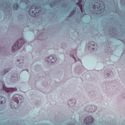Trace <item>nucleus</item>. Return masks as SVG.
Wrapping results in <instances>:
<instances>
[{
  "mask_svg": "<svg viewBox=\"0 0 125 125\" xmlns=\"http://www.w3.org/2000/svg\"><path fill=\"white\" fill-rule=\"evenodd\" d=\"M94 4L93 5V11L91 10L90 12L93 14H95V11H98L101 13L105 9V4L100 0H95Z\"/></svg>",
  "mask_w": 125,
  "mask_h": 125,
  "instance_id": "f257e3e1",
  "label": "nucleus"
},
{
  "mask_svg": "<svg viewBox=\"0 0 125 125\" xmlns=\"http://www.w3.org/2000/svg\"><path fill=\"white\" fill-rule=\"evenodd\" d=\"M12 100L14 102L11 103V107L12 109H16L18 104H21L23 103L24 101V97L20 94H15L12 97Z\"/></svg>",
  "mask_w": 125,
  "mask_h": 125,
  "instance_id": "f03ea898",
  "label": "nucleus"
},
{
  "mask_svg": "<svg viewBox=\"0 0 125 125\" xmlns=\"http://www.w3.org/2000/svg\"><path fill=\"white\" fill-rule=\"evenodd\" d=\"M26 42V40L25 39L21 38L18 40L14 44L12 48V52H16L17 50L20 49L24 43Z\"/></svg>",
  "mask_w": 125,
  "mask_h": 125,
  "instance_id": "7ed1b4c3",
  "label": "nucleus"
},
{
  "mask_svg": "<svg viewBox=\"0 0 125 125\" xmlns=\"http://www.w3.org/2000/svg\"><path fill=\"white\" fill-rule=\"evenodd\" d=\"M42 10V6H36L32 5L29 10V14L32 17H35L37 14H39L41 11Z\"/></svg>",
  "mask_w": 125,
  "mask_h": 125,
  "instance_id": "20e7f679",
  "label": "nucleus"
},
{
  "mask_svg": "<svg viewBox=\"0 0 125 125\" xmlns=\"http://www.w3.org/2000/svg\"><path fill=\"white\" fill-rule=\"evenodd\" d=\"M1 86H2V89H1V91L3 92H6L7 93H12L14 91H17V88H7L5 87V84L3 82H1L0 83Z\"/></svg>",
  "mask_w": 125,
  "mask_h": 125,
  "instance_id": "39448f33",
  "label": "nucleus"
},
{
  "mask_svg": "<svg viewBox=\"0 0 125 125\" xmlns=\"http://www.w3.org/2000/svg\"><path fill=\"white\" fill-rule=\"evenodd\" d=\"M88 48L90 51H96V50H97L98 47L96 43L94 42H89L88 44Z\"/></svg>",
  "mask_w": 125,
  "mask_h": 125,
  "instance_id": "423d86ee",
  "label": "nucleus"
},
{
  "mask_svg": "<svg viewBox=\"0 0 125 125\" xmlns=\"http://www.w3.org/2000/svg\"><path fill=\"white\" fill-rule=\"evenodd\" d=\"M97 110V106L95 105H88L86 107V111L89 113H93Z\"/></svg>",
  "mask_w": 125,
  "mask_h": 125,
  "instance_id": "0eeeda50",
  "label": "nucleus"
},
{
  "mask_svg": "<svg viewBox=\"0 0 125 125\" xmlns=\"http://www.w3.org/2000/svg\"><path fill=\"white\" fill-rule=\"evenodd\" d=\"M93 122H94V119L91 116H88L85 118L84 120V123L86 124V125H91Z\"/></svg>",
  "mask_w": 125,
  "mask_h": 125,
  "instance_id": "6e6552de",
  "label": "nucleus"
},
{
  "mask_svg": "<svg viewBox=\"0 0 125 125\" xmlns=\"http://www.w3.org/2000/svg\"><path fill=\"white\" fill-rule=\"evenodd\" d=\"M76 100L75 99H71L67 101V104L69 107H74L76 105Z\"/></svg>",
  "mask_w": 125,
  "mask_h": 125,
  "instance_id": "1a4fd4ad",
  "label": "nucleus"
},
{
  "mask_svg": "<svg viewBox=\"0 0 125 125\" xmlns=\"http://www.w3.org/2000/svg\"><path fill=\"white\" fill-rule=\"evenodd\" d=\"M47 62H50L51 63H55L56 62V58L53 56H50L45 59Z\"/></svg>",
  "mask_w": 125,
  "mask_h": 125,
  "instance_id": "9d476101",
  "label": "nucleus"
},
{
  "mask_svg": "<svg viewBox=\"0 0 125 125\" xmlns=\"http://www.w3.org/2000/svg\"><path fill=\"white\" fill-rule=\"evenodd\" d=\"M104 74L107 76L108 78H112L114 76V73L112 70H106L104 71Z\"/></svg>",
  "mask_w": 125,
  "mask_h": 125,
  "instance_id": "9b49d317",
  "label": "nucleus"
},
{
  "mask_svg": "<svg viewBox=\"0 0 125 125\" xmlns=\"http://www.w3.org/2000/svg\"><path fill=\"white\" fill-rule=\"evenodd\" d=\"M6 102V99L3 97L0 96V104H4Z\"/></svg>",
  "mask_w": 125,
  "mask_h": 125,
  "instance_id": "f8f14e48",
  "label": "nucleus"
},
{
  "mask_svg": "<svg viewBox=\"0 0 125 125\" xmlns=\"http://www.w3.org/2000/svg\"><path fill=\"white\" fill-rule=\"evenodd\" d=\"M109 30H110V32L111 34H117V29H116V28H115L114 27H110Z\"/></svg>",
  "mask_w": 125,
  "mask_h": 125,
  "instance_id": "ddd939ff",
  "label": "nucleus"
},
{
  "mask_svg": "<svg viewBox=\"0 0 125 125\" xmlns=\"http://www.w3.org/2000/svg\"><path fill=\"white\" fill-rule=\"evenodd\" d=\"M9 70H10V69L9 68L8 69L4 70L2 72H0V75H1V76H4L5 74L8 73Z\"/></svg>",
  "mask_w": 125,
  "mask_h": 125,
  "instance_id": "4468645a",
  "label": "nucleus"
},
{
  "mask_svg": "<svg viewBox=\"0 0 125 125\" xmlns=\"http://www.w3.org/2000/svg\"><path fill=\"white\" fill-rule=\"evenodd\" d=\"M3 7H4V9H3V10L7 11V10H8V8H9V9L11 10V6H10L8 4L6 5V6H3Z\"/></svg>",
  "mask_w": 125,
  "mask_h": 125,
  "instance_id": "2eb2a0df",
  "label": "nucleus"
},
{
  "mask_svg": "<svg viewBox=\"0 0 125 125\" xmlns=\"http://www.w3.org/2000/svg\"><path fill=\"white\" fill-rule=\"evenodd\" d=\"M13 7L14 10H18V9H19V5L18 3H16L14 4Z\"/></svg>",
  "mask_w": 125,
  "mask_h": 125,
  "instance_id": "dca6fc26",
  "label": "nucleus"
},
{
  "mask_svg": "<svg viewBox=\"0 0 125 125\" xmlns=\"http://www.w3.org/2000/svg\"><path fill=\"white\" fill-rule=\"evenodd\" d=\"M76 13V9H74L73 11H72L71 12V13L69 15V16L67 18H70V17H72L73 16V15H74V14H75Z\"/></svg>",
  "mask_w": 125,
  "mask_h": 125,
  "instance_id": "f3484780",
  "label": "nucleus"
},
{
  "mask_svg": "<svg viewBox=\"0 0 125 125\" xmlns=\"http://www.w3.org/2000/svg\"><path fill=\"white\" fill-rule=\"evenodd\" d=\"M120 1L122 4L125 5V0H120Z\"/></svg>",
  "mask_w": 125,
  "mask_h": 125,
  "instance_id": "a211bd4d",
  "label": "nucleus"
},
{
  "mask_svg": "<svg viewBox=\"0 0 125 125\" xmlns=\"http://www.w3.org/2000/svg\"><path fill=\"white\" fill-rule=\"evenodd\" d=\"M22 64H23L22 62H21V63H19V67H21V66H22Z\"/></svg>",
  "mask_w": 125,
  "mask_h": 125,
  "instance_id": "6ab92c4d",
  "label": "nucleus"
},
{
  "mask_svg": "<svg viewBox=\"0 0 125 125\" xmlns=\"http://www.w3.org/2000/svg\"><path fill=\"white\" fill-rule=\"evenodd\" d=\"M1 51H2V48H1V47H0V53H1Z\"/></svg>",
  "mask_w": 125,
  "mask_h": 125,
  "instance_id": "aec40b11",
  "label": "nucleus"
},
{
  "mask_svg": "<svg viewBox=\"0 0 125 125\" xmlns=\"http://www.w3.org/2000/svg\"><path fill=\"white\" fill-rule=\"evenodd\" d=\"M123 97L124 99H125V93L123 94Z\"/></svg>",
  "mask_w": 125,
  "mask_h": 125,
  "instance_id": "412c9836",
  "label": "nucleus"
},
{
  "mask_svg": "<svg viewBox=\"0 0 125 125\" xmlns=\"http://www.w3.org/2000/svg\"><path fill=\"white\" fill-rule=\"evenodd\" d=\"M72 58H74L75 61H77V60H76V58H75V56H74V55L72 56Z\"/></svg>",
  "mask_w": 125,
  "mask_h": 125,
  "instance_id": "4be33fe9",
  "label": "nucleus"
},
{
  "mask_svg": "<svg viewBox=\"0 0 125 125\" xmlns=\"http://www.w3.org/2000/svg\"><path fill=\"white\" fill-rule=\"evenodd\" d=\"M21 2H24L25 1V0H20Z\"/></svg>",
  "mask_w": 125,
  "mask_h": 125,
  "instance_id": "5701e85b",
  "label": "nucleus"
},
{
  "mask_svg": "<svg viewBox=\"0 0 125 125\" xmlns=\"http://www.w3.org/2000/svg\"><path fill=\"white\" fill-rule=\"evenodd\" d=\"M20 62V60H18V63H19Z\"/></svg>",
  "mask_w": 125,
  "mask_h": 125,
  "instance_id": "b1692460",
  "label": "nucleus"
},
{
  "mask_svg": "<svg viewBox=\"0 0 125 125\" xmlns=\"http://www.w3.org/2000/svg\"><path fill=\"white\" fill-rule=\"evenodd\" d=\"M116 7H118V6H117Z\"/></svg>",
  "mask_w": 125,
  "mask_h": 125,
  "instance_id": "393cba45",
  "label": "nucleus"
}]
</instances>
